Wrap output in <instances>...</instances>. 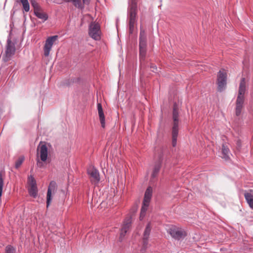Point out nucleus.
<instances>
[{
	"mask_svg": "<svg viewBox=\"0 0 253 253\" xmlns=\"http://www.w3.org/2000/svg\"><path fill=\"white\" fill-rule=\"evenodd\" d=\"M137 12V6L136 0H130L127 9V17L129 20V33L132 34L133 32L134 26L136 22V15Z\"/></svg>",
	"mask_w": 253,
	"mask_h": 253,
	"instance_id": "nucleus-1",
	"label": "nucleus"
},
{
	"mask_svg": "<svg viewBox=\"0 0 253 253\" xmlns=\"http://www.w3.org/2000/svg\"><path fill=\"white\" fill-rule=\"evenodd\" d=\"M178 112L174 105L173 109L172 112V119L173 122L172 130V145L173 147H175L177 144V138L178 134Z\"/></svg>",
	"mask_w": 253,
	"mask_h": 253,
	"instance_id": "nucleus-2",
	"label": "nucleus"
},
{
	"mask_svg": "<svg viewBox=\"0 0 253 253\" xmlns=\"http://www.w3.org/2000/svg\"><path fill=\"white\" fill-rule=\"evenodd\" d=\"M16 50L15 43L12 42L11 36L9 35L7 38L5 46V54L3 56V59L5 62L10 60L15 54Z\"/></svg>",
	"mask_w": 253,
	"mask_h": 253,
	"instance_id": "nucleus-3",
	"label": "nucleus"
},
{
	"mask_svg": "<svg viewBox=\"0 0 253 253\" xmlns=\"http://www.w3.org/2000/svg\"><path fill=\"white\" fill-rule=\"evenodd\" d=\"M152 195V188L151 187H148L144 194L142 206L141 209L140 218L142 220L145 215L146 211L149 207L150 200Z\"/></svg>",
	"mask_w": 253,
	"mask_h": 253,
	"instance_id": "nucleus-4",
	"label": "nucleus"
},
{
	"mask_svg": "<svg viewBox=\"0 0 253 253\" xmlns=\"http://www.w3.org/2000/svg\"><path fill=\"white\" fill-rule=\"evenodd\" d=\"M146 44V35L144 30L141 28L139 35V56L140 60H143L145 58Z\"/></svg>",
	"mask_w": 253,
	"mask_h": 253,
	"instance_id": "nucleus-5",
	"label": "nucleus"
},
{
	"mask_svg": "<svg viewBox=\"0 0 253 253\" xmlns=\"http://www.w3.org/2000/svg\"><path fill=\"white\" fill-rule=\"evenodd\" d=\"M168 232L172 238L177 240L183 239L187 235L186 232L184 229L174 226L170 227L168 229Z\"/></svg>",
	"mask_w": 253,
	"mask_h": 253,
	"instance_id": "nucleus-6",
	"label": "nucleus"
},
{
	"mask_svg": "<svg viewBox=\"0 0 253 253\" xmlns=\"http://www.w3.org/2000/svg\"><path fill=\"white\" fill-rule=\"evenodd\" d=\"M88 34L95 40L100 39L101 30L99 24L95 22H91L89 26Z\"/></svg>",
	"mask_w": 253,
	"mask_h": 253,
	"instance_id": "nucleus-7",
	"label": "nucleus"
},
{
	"mask_svg": "<svg viewBox=\"0 0 253 253\" xmlns=\"http://www.w3.org/2000/svg\"><path fill=\"white\" fill-rule=\"evenodd\" d=\"M218 91H222L226 86L227 74L224 70H220L217 75Z\"/></svg>",
	"mask_w": 253,
	"mask_h": 253,
	"instance_id": "nucleus-8",
	"label": "nucleus"
},
{
	"mask_svg": "<svg viewBox=\"0 0 253 253\" xmlns=\"http://www.w3.org/2000/svg\"><path fill=\"white\" fill-rule=\"evenodd\" d=\"M131 226V217H126L123 222L121 229L119 241L122 242L126 233L129 231Z\"/></svg>",
	"mask_w": 253,
	"mask_h": 253,
	"instance_id": "nucleus-9",
	"label": "nucleus"
},
{
	"mask_svg": "<svg viewBox=\"0 0 253 253\" xmlns=\"http://www.w3.org/2000/svg\"><path fill=\"white\" fill-rule=\"evenodd\" d=\"M57 39L58 36L56 35L49 37L46 40L43 47V53L45 56L47 57L49 56L53 43Z\"/></svg>",
	"mask_w": 253,
	"mask_h": 253,
	"instance_id": "nucleus-10",
	"label": "nucleus"
},
{
	"mask_svg": "<svg viewBox=\"0 0 253 253\" xmlns=\"http://www.w3.org/2000/svg\"><path fill=\"white\" fill-rule=\"evenodd\" d=\"M87 172L92 183H97L100 181L99 171L93 166L90 165L88 167Z\"/></svg>",
	"mask_w": 253,
	"mask_h": 253,
	"instance_id": "nucleus-11",
	"label": "nucleus"
},
{
	"mask_svg": "<svg viewBox=\"0 0 253 253\" xmlns=\"http://www.w3.org/2000/svg\"><path fill=\"white\" fill-rule=\"evenodd\" d=\"M37 150L39 152L41 160L43 162H45L48 157V148L46 145L45 144H42V142H41L38 146Z\"/></svg>",
	"mask_w": 253,
	"mask_h": 253,
	"instance_id": "nucleus-12",
	"label": "nucleus"
},
{
	"mask_svg": "<svg viewBox=\"0 0 253 253\" xmlns=\"http://www.w3.org/2000/svg\"><path fill=\"white\" fill-rule=\"evenodd\" d=\"M56 183L54 181H51L48 187L47 197H46V207L48 208L50 205L51 202V192L55 190Z\"/></svg>",
	"mask_w": 253,
	"mask_h": 253,
	"instance_id": "nucleus-13",
	"label": "nucleus"
},
{
	"mask_svg": "<svg viewBox=\"0 0 253 253\" xmlns=\"http://www.w3.org/2000/svg\"><path fill=\"white\" fill-rule=\"evenodd\" d=\"M151 223H148L145 228V231L144 232L143 234V248L141 250V252L143 253V250H144L146 246L148 244V240L151 232Z\"/></svg>",
	"mask_w": 253,
	"mask_h": 253,
	"instance_id": "nucleus-14",
	"label": "nucleus"
},
{
	"mask_svg": "<svg viewBox=\"0 0 253 253\" xmlns=\"http://www.w3.org/2000/svg\"><path fill=\"white\" fill-rule=\"evenodd\" d=\"M246 91V82L245 78H242L239 89V93L237 97H239L240 99H244V94Z\"/></svg>",
	"mask_w": 253,
	"mask_h": 253,
	"instance_id": "nucleus-15",
	"label": "nucleus"
},
{
	"mask_svg": "<svg viewBox=\"0 0 253 253\" xmlns=\"http://www.w3.org/2000/svg\"><path fill=\"white\" fill-rule=\"evenodd\" d=\"M162 161H163L162 157V156H160L159 158L158 162H157L155 164L154 167L153 168V172H152V173L151 175V176L153 178H155V177H156L157 174H158V173L160 171V169H161V167Z\"/></svg>",
	"mask_w": 253,
	"mask_h": 253,
	"instance_id": "nucleus-16",
	"label": "nucleus"
},
{
	"mask_svg": "<svg viewBox=\"0 0 253 253\" xmlns=\"http://www.w3.org/2000/svg\"><path fill=\"white\" fill-rule=\"evenodd\" d=\"M97 110L101 126L104 128L105 126V120L101 104L97 103Z\"/></svg>",
	"mask_w": 253,
	"mask_h": 253,
	"instance_id": "nucleus-17",
	"label": "nucleus"
},
{
	"mask_svg": "<svg viewBox=\"0 0 253 253\" xmlns=\"http://www.w3.org/2000/svg\"><path fill=\"white\" fill-rule=\"evenodd\" d=\"M250 192H245L244 196L250 207L253 210V190H250Z\"/></svg>",
	"mask_w": 253,
	"mask_h": 253,
	"instance_id": "nucleus-18",
	"label": "nucleus"
},
{
	"mask_svg": "<svg viewBox=\"0 0 253 253\" xmlns=\"http://www.w3.org/2000/svg\"><path fill=\"white\" fill-rule=\"evenodd\" d=\"M244 102V99H240L239 97L237 98L236 102V115L237 116H240L241 113Z\"/></svg>",
	"mask_w": 253,
	"mask_h": 253,
	"instance_id": "nucleus-19",
	"label": "nucleus"
},
{
	"mask_svg": "<svg viewBox=\"0 0 253 253\" xmlns=\"http://www.w3.org/2000/svg\"><path fill=\"white\" fill-rule=\"evenodd\" d=\"M65 1L72 3L74 6L81 10L84 8V3H83L81 0H65Z\"/></svg>",
	"mask_w": 253,
	"mask_h": 253,
	"instance_id": "nucleus-20",
	"label": "nucleus"
},
{
	"mask_svg": "<svg viewBox=\"0 0 253 253\" xmlns=\"http://www.w3.org/2000/svg\"><path fill=\"white\" fill-rule=\"evenodd\" d=\"M34 14L39 19H42L43 22L45 21L48 19V15L45 13L42 12L41 9L34 11Z\"/></svg>",
	"mask_w": 253,
	"mask_h": 253,
	"instance_id": "nucleus-21",
	"label": "nucleus"
},
{
	"mask_svg": "<svg viewBox=\"0 0 253 253\" xmlns=\"http://www.w3.org/2000/svg\"><path fill=\"white\" fill-rule=\"evenodd\" d=\"M222 154L223 155V158L225 160H227L230 158V150L225 144H223L222 146Z\"/></svg>",
	"mask_w": 253,
	"mask_h": 253,
	"instance_id": "nucleus-22",
	"label": "nucleus"
},
{
	"mask_svg": "<svg viewBox=\"0 0 253 253\" xmlns=\"http://www.w3.org/2000/svg\"><path fill=\"white\" fill-rule=\"evenodd\" d=\"M28 190L30 196L35 198L37 197L38 192L37 186L29 187Z\"/></svg>",
	"mask_w": 253,
	"mask_h": 253,
	"instance_id": "nucleus-23",
	"label": "nucleus"
},
{
	"mask_svg": "<svg viewBox=\"0 0 253 253\" xmlns=\"http://www.w3.org/2000/svg\"><path fill=\"white\" fill-rule=\"evenodd\" d=\"M22 5L23 12H28L30 10V4L28 0H19Z\"/></svg>",
	"mask_w": 253,
	"mask_h": 253,
	"instance_id": "nucleus-24",
	"label": "nucleus"
},
{
	"mask_svg": "<svg viewBox=\"0 0 253 253\" xmlns=\"http://www.w3.org/2000/svg\"><path fill=\"white\" fill-rule=\"evenodd\" d=\"M30 1L32 7L34 8V12L41 9L40 5L36 0H30Z\"/></svg>",
	"mask_w": 253,
	"mask_h": 253,
	"instance_id": "nucleus-25",
	"label": "nucleus"
},
{
	"mask_svg": "<svg viewBox=\"0 0 253 253\" xmlns=\"http://www.w3.org/2000/svg\"><path fill=\"white\" fill-rule=\"evenodd\" d=\"M25 158L24 156H20L18 158V160L16 161L15 164V168L18 169L22 164L24 161Z\"/></svg>",
	"mask_w": 253,
	"mask_h": 253,
	"instance_id": "nucleus-26",
	"label": "nucleus"
},
{
	"mask_svg": "<svg viewBox=\"0 0 253 253\" xmlns=\"http://www.w3.org/2000/svg\"><path fill=\"white\" fill-rule=\"evenodd\" d=\"M28 181L30 184L29 187L37 186L36 181L33 176L30 175L28 177Z\"/></svg>",
	"mask_w": 253,
	"mask_h": 253,
	"instance_id": "nucleus-27",
	"label": "nucleus"
},
{
	"mask_svg": "<svg viewBox=\"0 0 253 253\" xmlns=\"http://www.w3.org/2000/svg\"><path fill=\"white\" fill-rule=\"evenodd\" d=\"M15 249L10 245H8L5 248V253H15Z\"/></svg>",
	"mask_w": 253,
	"mask_h": 253,
	"instance_id": "nucleus-28",
	"label": "nucleus"
},
{
	"mask_svg": "<svg viewBox=\"0 0 253 253\" xmlns=\"http://www.w3.org/2000/svg\"><path fill=\"white\" fill-rule=\"evenodd\" d=\"M3 186V180L2 177V174L0 173V196H1Z\"/></svg>",
	"mask_w": 253,
	"mask_h": 253,
	"instance_id": "nucleus-29",
	"label": "nucleus"
},
{
	"mask_svg": "<svg viewBox=\"0 0 253 253\" xmlns=\"http://www.w3.org/2000/svg\"><path fill=\"white\" fill-rule=\"evenodd\" d=\"M150 68L151 69V71L155 73H157L158 72V70L156 66L152 65L150 66Z\"/></svg>",
	"mask_w": 253,
	"mask_h": 253,
	"instance_id": "nucleus-30",
	"label": "nucleus"
},
{
	"mask_svg": "<svg viewBox=\"0 0 253 253\" xmlns=\"http://www.w3.org/2000/svg\"><path fill=\"white\" fill-rule=\"evenodd\" d=\"M83 3H84V4H89L90 0H83Z\"/></svg>",
	"mask_w": 253,
	"mask_h": 253,
	"instance_id": "nucleus-31",
	"label": "nucleus"
},
{
	"mask_svg": "<svg viewBox=\"0 0 253 253\" xmlns=\"http://www.w3.org/2000/svg\"><path fill=\"white\" fill-rule=\"evenodd\" d=\"M37 165L39 166V167H41L42 165V163L41 162H40L39 160H38L37 161Z\"/></svg>",
	"mask_w": 253,
	"mask_h": 253,
	"instance_id": "nucleus-32",
	"label": "nucleus"
}]
</instances>
